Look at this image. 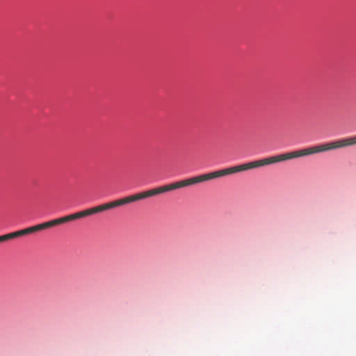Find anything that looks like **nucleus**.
I'll use <instances>...</instances> for the list:
<instances>
[{
  "label": "nucleus",
  "mask_w": 356,
  "mask_h": 356,
  "mask_svg": "<svg viewBox=\"0 0 356 356\" xmlns=\"http://www.w3.org/2000/svg\"><path fill=\"white\" fill-rule=\"evenodd\" d=\"M355 145H356V136L353 137L337 140L327 143H323L319 145L300 149L298 151L278 154L276 156L265 158L252 162H249L238 165H235L230 168L222 169L220 170L202 174L195 177H192L186 179H183L179 181L170 184L169 191L197 184L200 183L207 181L211 179L248 170L250 169Z\"/></svg>",
  "instance_id": "1"
},
{
  "label": "nucleus",
  "mask_w": 356,
  "mask_h": 356,
  "mask_svg": "<svg viewBox=\"0 0 356 356\" xmlns=\"http://www.w3.org/2000/svg\"><path fill=\"white\" fill-rule=\"evenodd\" d=\"M139 200V193L125 197L122 199L116 200L104 204H101L88 209H86L73 214H70L62 218L47 221L41 224L36 225L24 229L11 232L5 235L0 236V243L11 240L17 237L23 236L45 229H48L58 225L75 220L81 218L91 216L99 212H102L115 207H120Z\"/></svg>",
  "instance_id": "2"
},
{
  "label": "nucleus",
  "mask_w": 356,
  "mask_h": 356,
  "mask_svg": "<svg viewBox=\"0 0 356 356\" xmlns=\"http://www.w3.org/2000/svg\"><path fill=\"white\" fill-rule=\"evenodd\" d=\"M137 201V193L125 197L122 199L116 200L104 204H101L88 209H86L73 214H70L62 218L47 221L41 224L36 225L24 229L11 232L5 235L0 236V243L11 240L17 237L23 236L45 229H48L58 225L75 220L81 218L91 216L99 212H102L115 207H120Z\"/></svg>",
  "instance_id": "3"
}]
</instances>
